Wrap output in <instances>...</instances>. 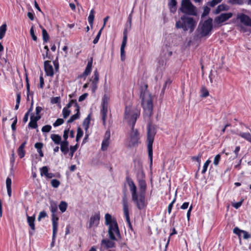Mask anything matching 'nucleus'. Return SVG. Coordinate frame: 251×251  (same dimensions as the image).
Wrapping results in <instances>:
<instances>
[{"mask_svg": "<svg viewBox=\"0 0 251 251\" xmlns=\"http://www.w3.org/2000/svg\"><path fill=\"white\" fill-rule=\"evenodd\" d=\"M179 10L183 13L189 15H197V9L190 0H182Z\"/></svg>", "mask_w": 251, "mask_h": 251, "instance_id": "8", "label": "nucleus"}, {"mask_svg": "<svg viewBox=\"0 0 251 251\" xmlns=\"http://www.w3.org/2000/svg\"><path fill=\"white\" fill-rule=\"evenodd\" d=\"M44 70L47 76L52 77L54 75V71L52 66L49 61H45L44 63Z\"/></svg>", "mask_w": 251, "mask_h": 251, "instance_id": "15", "label": "nucleus"}, {"mask_svg": "<svg viewBox=\"0 0 251 251\" xmlns=\"http://www.w3.org/2000/svg\"><path fill=\"white\" fill-rule=\"evenodd\" d=\"M233 232L234 234L238 235L239 239H241V236L242 234V230L239 229L238 227H235L233 230Z\"/></svg>", "mask_w": 251, "mask_h": 251, "instance_id": "36", "label": "nucleus"}, {"mask_svg": "<svg viewBox=\"0 0 251 251\" xmlns=\"http://www.w3.org/2000/svg\"><path fill=\"white\" fill-rule=\"evenodd\" d=\"M100 212H98L95 213L94 215H92L88 222V228H91L92 227H97L100 223Z\"/></svg>", "mask_w": 251, "mask_h": 251, "instance_id": "12", "label": "nucleus"}, {"mask_svg": "<svg viewBox=\"0 0 251 251\" xmlns=\"http://www.w3.org/2000/svg\"><path fill=\"white\" fill-rule=\"evenodd\" d=\"M30 35L32 38V39L35 41H36L37 40V36L35 35V33H34V26L32 25L31 28H30Z\"/></svg>", "mask_w": 251, "mask_h": 251, "instance_id": "49", "label": "nucleus"}, {"mask_svg": "<svg viewBox=\"0 0 251 251\" xmlns=\"http://www.w3.org/2000/svg\"><path fill=\"white\" fill-rule=\"evenodd\" d=\"M221 159V155L218 154H217L214 158L213 163L215 166H217L219 164V161Z\"/></svg>", "mask_w": 251, "mask_h": 251, "instance_id": "52", "label": "nucleus"}, {"mask_svg": "<svg viewBox=\"0 0 251 251\" xmlns=\"http://www.w3.org/2000/svg\"><path fill=\"white\" fill-rule=\"evenodd\" d=\"M47 216V213L45 211H41L38 216V220L40 221L42 218H45Z\"/></svg>", "mask_w": 251, "mask_h": 251, "instance_id": "56", "label": "nucleus"}, {"mask_svg": "<svg viewBox=\"0 0 251 251\" xmlns=\"http://www.w3.org/2000/svg\"><path fill=\"white\" fill-rule=\"evenodd\" d=\"M201 156H202V154L200 153L198 154V156H193L192 157V159L193 160H196L198 162L199 167L200 166V164H201Z\"/></svg>", "mask_w": 251, "mask_h": 251, "instance_id": "54", "label": "nucleus"}, {"mask_svg": "<svg viewBox=\"0 0 251 251\" xmlns=\"http://www.w3.org/2000/svg\"><path fill=\"white\" fill-rule=\"evenodd\" d=\"M25 81H26V87L27 96V99L28 100L29 99V94L30 93V85H29V80H28L27 75H26V76H25Z\"/></svg>", "mask_w": 251, "mask_h": 251, "instance_id": "41", "label": "nucleus"}, {"mask_svg": "<svg viewBox=\"0 0 251 251\" xmlns=\"http://www.w3.org/2000/svg\"><path fill=\"white\" fill-rule=\"evenodd\" d=\"M127 40V29L126 28L124 29L123 33V38L122 43L121 46V59L122 61H124L126 59V53L125 51V48L126 46Z\"/></svg>", "mask_w": 251, "mask_h": 251, "instance_id": "11", "label": "nucleus"}, {"mask_svg": "<svg viewBox=\"0 0 251 251\" xmlns=\"http://www.w3.org/2000/svg\"><path fill=\"white\" fill-rule=\"evenodd\" d=\"M12 119H14V121L11 125V129L13 132H15L16 129V124L17 123V117L16 116Z\"/></svg>", "mask_w": 251, "mask_h": 251, "instance_id": "47", "label": "nucleus"}, {"mask_svg": "<svg viewBox=\"0 0 251 251\" xmlns=\"http://www.w3.org/2000/svg\"><path fill=\"white\" fill-rule=\"evenodd\" d=\"M229 2L232 4L242 5L244 3V0H229Z\"/></svg>", "mask_w": 251, "mask_h": 251, "instance_id": "46", "label": "nucleus"}, {"mask_svg": "<svg viewBox=\"0 0 251 251\" xmlns=\"http://www.w3.org/2000/svg\"><path fill=\"white\" fill-rule=\"evenodd\" d=\"M58 226H52V242L50 244L51 247H53L54 246V243L55 242V238L56 236V234L57 232Z\"/></svg>", "mask_w": 251, "mask_h": 251, "instance_id": "24", "label": "nucleus"}, {"mask_svg": "<svg viewBox=\"0 0 251 251\" xmlns=\"http://www.w3.org/2000/svg\"><path fill=\"white\" fill-rule=\"evenodd\" d=\"M26 143H27L26 141H25L19 146V147L18 148V149L17 150L18 155L20 158H23L25 155V151L24 150V148H25Z\"/></svg>", "mask_w": 251, "mask_h": 251, "instance_id": "20", "label": "nucleus"}, {"mask_svg": "<svg viewBox=\"0 0 251 251\" xmlns=\"http://www.w3.org/2000/svg\"><path fill=\"white\" fill-rule=\"evenodd\" d=\"M10 162L11 167L13 168L15 163V153L14 151H12V153L11 155Z\"/></svg>", "mask_w": 251, "mask_h": 251, "instance_id": "51", "label": "nucleus"}, {"mask_svg": "<svg viewBox=\"0 0 251 251\" xmlns=\"http://www.w3.org/2000/svg\"><path fill=\"white\" fill-rule=\"evenodd\" d=\"M57 205L56 202L53 201L50 202V209L51 212V221L52 226H58V221L59 220L57 216Z\"/></svg>", "mask_w": 251, "mask_h": 251, "instance_id": "10", "label": "nucleus"}, {"mask_svg": "<svg viewBox=\"0 0 251 251\" xmlns=\"http://www.w3.org/2000/svg\"><path fill=\"white\" fill-rule=\"evenodd\" d=\"M107 239H104L101 240V246L104 248L109 249L115 247V243L113 241Z\"/></svg>", "mask_w": 251, "mask_h": 251, "instance_id": "17", "label": "nucleus"}, {"mask_svg": "<svg viewBox=\"0 0 251 251\" xmlns=\"http://www.w3.org/2000/svg\"><path fill=\"white\" fill-rule=\"evenodd\" d=\"M143 172H139L137 175V181L140 192L137 193V187L134 182L129 176L126 177V181L131 192L132 200L139 210L143 209L147 205L145 193L147 190V183Z\"/></svg>", "mask_w": 251, "mask_h": 251, "instance_id": "1", "label": "nucleus"}, {"mask_svg": "<svg viewBox=\"0 0 251 251\" xmlns=\"http://www.w3.org/2000/svg\"><path fill=\"white\" fill-rule=\"evenodd\" d=\"M102 30H103V27H101V28H100V29L99 30V31L98 32V34H97V35L96 37L95 38V39H94V40H93V43H94V44H97V43L98 42V41H99V39H100V35H101V32H102Z\"/></svg>", "mask_w": 251, "mask_h": 251, "instance_id": "43", "label": "nucleus"}, {"mask_svg": "<svg viewBox=\"0 0 251 251\" xmlns=\"http://www.w3.org/2000/svg\"><path fill=\"white\" fill-rule=\"evenodd\" d=\"M140 115V110L137 108L126 106L125 111V119L130 127L128 147L136 146L139 140V132L134 128L136 121Z\"/></svg>", "mask_w": 251, "mask_h": 251, "instance_id": "2", "label": "nucleus"}, {"mask_svg": "<svg viewBox=\"0 0 251 251\" xmlns=\"http://www.w3.org/2000/svg\"><path fill=\"white\" fill-rule=\"evenodd\" d=\"M60 175L59 174H53L52 173H49L47 176H46L47 178H51L52 177H60Z\"/></svg>", "mask_w": 251, "mask_h": 251, "instance_id": "50", "label": "nucleus"}, {"mask_svg": "<svg viewBox=\"0 0 251 251\" xmlns=\"http://www.w3.org/2000/svg\"><path fill=\"white\" fill-rule=\"evenodd\" d=\"M50 138L52 141L56 145H60L62 142L61 137L58 134H51L50 135Z\"/></svg>", "mask_w": 251, "mask_h": 251, "instance_id": "22", "label": "nucleus"}, {"mask_svg": "<svg viewBox=\"0 0 251 251\" xmlns=\"http://www.w3.org/2000/svg\"><path fill=\"white\" fill-rule=\"evenodd\" d=\"M197 22L193 18L183 15L176 22V27L178 29L182 28L184 31L189 30L191 33L194 31Z\"/></svg>", "mask_w": 251, "mask_h": 251, "instance_id": "6", "label": "nucleus"}, {"mask_svg": "<svg viewBox=\"0 0 251 251\" xmlns=\"http://www.w3.org/2000/svg\"><path fill=\"white\" fill-rule=\"evenodd\" d=\"M27 221L28 224L31 229L34 231L35 227V224H34V221H35V217H30L28 215H27Z\"/></svg>", "mask_w": 251, "mask_h": 251, "instance_id": "23", "label": "nucleus"}, {"mask_svg": "<svg viewBox=\"0 0 251 251\" xmlns=\"http://www.w3.org/2000/svg\"><path fill=\"white\" fill-rule=\"evenodd\" d=\"M42 28L43 40L44 43H47L49 40V35L47 30L43 27L41 25H40Z\"/></svg>", "mask_w": 251, "mask_h": 251, "instance_id": "25", "label": "nucleus"}, {"mask_svg": "<svg viewBox=\"0 0 251 251\" xmlns=\"http://www.w3.org/2000/svg\"><path fill=\"white\" fill-rule=\"evenodd\" d=\"M243 200L232 204V206L236 209H238L242 204Z\"/></svg>", "mask_w": 251, "mask_h": 251, "instance_id": "61", "label": "nucleus"}, {"mask_svg": "<svg viewBox=\"0 0 251 251\" xmlns=\"http://www.w3.org/2000/svg\"><path fill=\"white\" fill-rule=\"evenodd\" d=\"M94 14H95V11L93 9H92L90 11L89 15L88 18V22L91 26H92L93 24L94 17H95Z\"/></svg>", "mask_w": 251, "mask_h": 251, "instance_id": "31", "label": "nucleus"}, {"mask_svg": "<svg viewBox=\"0 0 251 251\" xmlns=\"http://www.w3.org/2000/svg\"><path fill=\"white\" fill-rule=\"evenodd\" d=\"M209 8L207 6H205L204 8L203 12L201 15V18H203L205 16L209 14Z\"/></svg>", "mask_w": 251, "mask_h": 251, "instance_id": "57", "label": "nucleus"}, {"mask_svg": "<svg viewBox=\"0 0 251 251\" xmlns=\"http://www.w3.org/2000/svg\"><path fill=\"white\" fill-rule=\"evenodd\" d=\"M67 206V203L64 201H61L58 205V207L62 213L66 211Z\"/></svg>", "mask_w": 251, "mask_h": 251, "instance_id": "32", "label": "nucleus"}, {"mask_svg": "<svg viewBox=\"0 0 251 251\" xmlns=\"http://www.w3.org/2000/svg\"><path fill=\"white\" fill-rule=\"evenodd\" d=\"M50 183L51 186L55 188L58 187L60 184V181L56 179H52L51 180Z\"/></svg>", "mask_w": 251, "mask_h": 251, "instance_id": "38", "label": "nucleus"}, {"mask_svg": "<svg viewBox=\"0 0 251 251\" xmlns=\"http://www.w3.org/2000/svg\"><path fill=\"white\" fill-rule=\"evenodd\" d=\"M239 135L251 143V134L250 133L241 132L239 133Z\"/></svg>", "mask_w": 251, "mask_h": 251, "instance_id": "26", "label": "nucleus"}, {"mask_svg": "<svg viewBox=\"0 0 251 251\" xmlns=\"http://www.w3.org/2000/svg\"><path fill=\"white\" fill-rule=\"evenodd\" d=\"M92 63H93V58H91L88 61L86 67L85 69V71L83 73L82 76L86 77L88 75H89L92 71Z\"/></svg>", "mask_w": 251, "mask_h": 251, "instance_id": "19", "label": "nucleus"}, {"mask_svg": "<svg viewBox=\"0 0 251 251\" xmlns=\"http://www.w3.org/2000/svg\"><path fill=\"white\" fill-rule=\"evenodd\" d=\"M109 99V97L107 95H104L102 99V103L101 105L108 106Z\"/></svg>", "mask_w": 251, "mask_h": 251, "instance_id": "37", "label": "nucleus"}, {"mask_svg": "<svg viewBox=\"0 0 251 251\" xmlns=\"http://www.w3.org/2000/svg\"><path fill=\"white\" fill-rule=\"evenodd\" d=\"M232 16V14L231 13H222L219 16L216 17L214 19V22L219 25L222 24L227 20L230 19Z\"/></svg>", "mask_w": 251, "mask_h": 251, "instance_id": "13", "label": "nucleus"}, {"mask_svg": "<svg viewBox=\"0 0 251 251\" xmlns=\"http://www.w3.org/2000/svg\"><path fill=\"white\" fill-rule=\"evenodd\" d=\"M210 162L211 160L209 159L206 161V162L204 163L203 165V169L201 171V174H203L206 172L207 167L209 164L210 163Z\"/></svg>", "mask_w": 251, "mask_h": 251, "instance_id": "39", "label": "nucleus"}, {"mask_svg": "<svg viewBox=\"0 0 251 251\" xmlns=\"http://www.w3.org/2000/svg\"><path fill=\"white\" fill-rule=\"evenodd\" d=\"M122 204L123 206V211L124 213V215L126 218V221L127 223L128 228L131 231L133 230V228L132 227V226L130 222L129 215V210H128V204L127 202V198L125 195L122 198Z\"/></svg>", "mask_w": 251, "mask_h": 251, "instance_id": "9", "label": "nucleus"}, {"mask_svg": "<svg viewBox=\"0 0 251 251\" xmlns=\"http://www.w3.org/2000/svg\"><path fill=\"white\" fill-rule=\"evenodd\" d=\"M110 138V131L109 130H107L106 131L104 137V140H106L109 141Z\"/></svg>", "mask_w": 251, "mask_h": 251, "instance_id": "62", "label": "nucleus"}, {"mask_svg": "<svg viewBox=\"0 0 251 251\" xmlns=\"http://www.w3.org/2000/svg\"><path fill=\"white\" fill-rule=\"evenodd\" d=\"M212 22L213 20L211 18H209L203 22H201L196 30L195 38L200 39L210 36L213 29Z\"/></svg>", "mask_w": 251, "mask_h": 251, "instance_id": "5", "label": "nucleus"}, {"mask_svg": "<svg viewBox=\"0 0 251 251\" xmlns=\"http://www.w3.org/2000/svg\"><path fill=\"white\" fill-rule=\"evenodd\" d=\"M155 134V127L151 124H149L147 127L148 150L151 164H152L153 156L152 144Z\"/></svg>", "mask_w": 251, "mask_h": 251, "instance_id": "7", "label": "nucleus"}, {"mask_svg": "<svg viewBox=\"0 0 251 251\" xmlns=\"http://www.w3.org/2000/svg\"><path fill=\"white\" fill-rule=\"evenodd\" d=\"M11 179L9 177H7L6 179V188H11Z\"/></svg>", "mask_w": 251, "mask_h": 251, "instance_id": "63", "label": "nucleus"}, {"mask_svg": "<svg viewBox=\"0 0 251 251\" xmlns=\"http://www.w3.org/2000/svg\"><path fill=\"white\" fill-rule=\"evenodd\" d=\"M64 120L63 119L59 118L57 119L56 121L53 124L54 127H57L61 125L64 123Z\"/></svg>", "mask_w": 251, "mask_h": 251, "instance_id": "44", "label": "nucleus"}, {"mask_svg": "<svg viewBox=\"0 0 251 251\" xmlns=\"http://www.w3.org/2000/svg\"><path fill=\"white\" fill-rule=\"evenodd\" d=\"M109 145V141L103 139L101 143V150L103 151L106 150Z\"/></svg>", "mask_w": 251, "mask_h": 251, "instance_id": "35", "label": "nucleus"}, {"mask_svg": "<svg viewBox=\"0 0 251 251\" xmlns=\"http://www.w3.org/2000/svg\"><path fill=\"white\" fill-rule=\"evenodd\" d=\"M75 111L76 112V113L75 114L72 115L70 118V119L67 121L68 123H71L73 122L75 120L79 118L80 115L79 109L75 110Z\"/></svg>", "mask_w": 251, "mask_h": 251, "instance_id": "27", "label": "nucleus"}, {"mask_svg": "<svg viewBox=\"0 0 251 251\" xmlns=\"http://www.w3.org/2000/svg\"><path fill=\"white\" fill-rule=\"evenodd\" d=\"M242 234H243V237L245 239H247L251 237V236L250 234L248 233V232L246 231L242 230Z\"/></svg>", "mask_w": 251, "mask_h": 251, "instance_id": "59", "label": "nucleus"}, {"mask_svg": "<svg viewBox=\"0 0 251 251\" xmlns=\"http://www.w3.org/2000/svg\"><path fill=\"white\" fill-rule=\"evenodd\" d=\"M105 224L108 226V234L110 240H117L118 239L121 238L117 222L116 219L112 218L109 213L105 215Z\"/></svg>", "mask_w": 251, "mask_h": 251, "instance_id": "4", "label": "nucleus"}, {"mask_svg": "<svg viewBox=\"0 0 251 251\" xmlns=\"http://www.w3.org/2000/svg\"><path fill=\"white\" fill-rule=\"evenodd\" d=\"M148 85L144 84L140 87V98L142 100V105L144 110L145 119H150L152 115V98L148 90Z\"/></svg>", "mask_w": 251, "mask_h": 251, "instance_id": "3", "label": "nucleus"}, {"mask_svg": "<svg viewBox=\"0 0 251 251\" xmlns=\"http://www.w3.org/2000/svg\"><path fill=\"white\" fill-rule=\"evenodd\" d=\"M90 123V115H88V116L84 120L82 124L83 126L86 131H87L89 128Z\"/></svg>", "mask_w": 251, "mask_h": 251, "instance_id": "28", "label": "nucleus"}, {"mask_svg": "<svg viewBox=\"0 0 251 251\" xmlns=\"http://www.w3.org/2000/svg\"><path fill=\"white\" fill-rule=\"evenodd\" d=\"M237 18L245 25L251 27V18L249 16L241 13L238 15Z\"/></svg>", "mask_w": 251, "mask_h": 251, "instance_id": "14", "label": "nucleus"}, {"mask_svg": "<svg viewBox=\"0 0 251 251\" xmlns=\"http://www.w3.org/2000/svg\"><path fill=\"white\" fill-rule=\"evenodd\" d=\"M225 10V5L223 4L219 5L215 10V14H218L221 11Z\"/></svg>", "mask_w": 251, "mask_h": 251, "instance_id": "55", "label": "nucleus"}, {"mask_svg": "<svg viewBox=\"0 0 251 251\" xmlns=\"http://www.w3.org/2000/svg\"><path fill=\"white\" fill-rule=\"evenodd\" d=\"M78 148V145L77 144H76L75 146H71L70 147L69 155L71 157V158H72L73 156L74 153L76 151Z\"/></svg>", "mask_w": 251, "mask_h": 251, "instance_id": "33", "label": "nucleus"}, {"mask_svg": "<svg viewBox=\"0 0 251 251\" xmlns=\"http://www.w3.org/2000/svg\"><path fill=\"white\" fill-rule=\"evenodd\" d=\"M101 109L100 110V113L101 115V119L102 120V123L104 126L106 124V119L107 117V108L108 106L105 105H101Z\"/></svg>", "mask_w": 251, "mask_h": 251, "instance_id": "21", "label": "nucleus"}, {"mask_svg": "<svg viewBox=\"0 0 251 251\" xmlns=\"http://www.w3.org/2000/svg\"><path fill=\"white\" fill-rule=\"evenodd\" d=\"M34 147L37 151L41 150L43 147V144L40 142H37L35 143Z\"/></svg>", "mask_w": 251, "mask_h": 251, "instance_id": "60", "label": "nucleus"}, {"mask_svg": "<svg viewBox=\"0 0 251 251\" xmlns=\"http://www.w3.org/2000/svg\"><path fill=\"white\" fill-rule=\"evenodd\" d=\"M70 102L72 104V106H74L75 108V110L79 109V106L77 103L76 100H72Z\"/></svg>", "mask_w": 251, "mask_h": 251, "instance_id": "53", "label": "nucleus"}, {"mask_svg": "<svg viewBox=\"0 0 251 251\" xmlns=\"http://www.w3.org/2000/svg\"><path fill=\"white\" fill-rule=\"evenodd\" d=\"M41 116H35L34 114H32L30 118V122L28 123V126L33 129L37 128L38 126L37 122L41 119Z\"/></svg>", "mask_w": 251, "mask_h": 251, "instance_id": "16", "label": "nucleus"}, {"mask_svg": "<svg viewBox=\"0 0 251 251\" xmlns=\"http://www.w3.org/2000/svg\"><path fill=\"white\" fill-rule=\"evenodd\" d=\"M69 144L68 141H63L60 144V150L64 155L67 154L69 151Z\"/></svg>", "mask_w": 251, "mask_h": 251, "instance_id": "18", "label": "nucleus"}, {"mask_svg": "<svg viewBox=\"0 0 251 251\" xmlns=\"http://www.w3.org/2000/svg\"><path fill=\"white\" fill-rule=\"evenodd\" d=\"M40 175L43 176H46L49 173V168L47 166H43L40 168Z\"/></svg>", "mask_w": 251, "mask_h": 251, "instance_id": "34", "label": "nucleus"}, {"mask_svg": "<svg viewBox=\"0 0 251 251\" xmlns=\"http://www.w3.org/2000/svg\"><path fill=\"white\" fill-rule=\"evenodd\" d=\"M176 0H170V1L169 3V6L171 10L172 11L173 8H174L175 11L176 10Z\"/></svg>", "mask_w": 251, "mask_h": 251, "instance_id": "45", "label": "nucleus"}, {"mask_svg": "<svg viewBox=\"0 0 251 251\" xmlns=\"http://www.w3.org/2000/svg\"><path fill=\"white\" fill-rule=\"evenodd\" d=\"M222 0H212L210 2L209 5L211 7H214L219 3H220Z\"/></svg>", "mask_w": 251, "mask_h": 251, "instance_id": "58", "label": "nucleus"}, {"mask_svg": "<svg viewBox=\"0 0 251 251\" xmlns=\"http://www.w3.org/2000/svg\"><path fill=\"white\" fill-rule=\"evenodd\" d=\"M7 25L5 24L2 25L0 26V39H2L6 33Z\"/></svg>", "mask_w": 251, "mask_h": 251, "instance_id": "30", "label": "nucleus"}, {"mask_svg": "<svg viewBox=\"0 0 251 251\" xmlns=\"http://www.w3.org/2000/svg\"><path fill=\"white\" fill-rule=\"evenodd\" d=\"M70 113L71 111L69 109H67V108H63L62 110V114L64 118H67L69 116Z\"/></svg>", "mask_w": 251, "mask_h": 251, "instance_id": "42", "label": "nucleus"}, {"mask_svg": "<svg viewBox=\"0 0 251 251\" xmlns=\"http://www.w3.org/2000/svg\"><path fill=\"white\" fill-rule=\"evenodd\" d=\"M99 80V74L97 69H96L94 72V75L92 76V79H90V81L93 83H98Z\"/></svg>", "mask_w": 251, "mask_h": 251, "instance_id": "29", "label": "nucleus"}, {"mask_svg": "<svg viewBox=\"0 0 251 251\" xmlns=\"http://www.w3.org/2000/svg\"><path fill=\"white\" fill-rule=\"evenodd\" d=\"M83 135V131L82 129L78 127L77 129V134L76 136L79 137H82Z\"/></svg>", "mask_w": 251, "mask_h": 251, "instance_id": "64", "label": "nucleus"}, {"mask_svg": "<svg viewBox=\"0 0 251 251\" xmlns=\"http://www.w3.org/2000/svg\"><path fill=\"white\" fill-rule=\"evenodd\" d=\"M51 129V126L50 125H46L42 127L41 130L43 133H47L50 132Z\"/></svg>", "mask_w": 251, "mask_h": 251, "instance_id": "48", "label": "nucleus"}, {"mask_svg": "<svg viewBox=\"0 0 251 251\" xmlns=\"http://www.w3.org/2000/svg\"><path fill=\"white\" fill-rule=\"evenodd\" d=\"M209 95V92L205 87H202L201 89V97L205 98Z\"/></svg>", "mask_w": 251, "mask_h": 251, "instance_id": "40", "label": "nucleus"}]
</instances>
